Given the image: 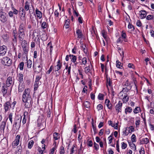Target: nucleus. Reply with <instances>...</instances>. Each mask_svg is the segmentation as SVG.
Masks as SVG:
<instances>
[{
    "label": "nucleus",
    "instance_id": "f257e3e1",
    "mask_svg": "<svg viewBox=\"0 0 154 154\" xmlns=\"http://www.w3.org/2000/svg\"><path fill=\"white\" fill-rule=\"evenodd\" d=\"M22 101L25 103L24 106L26 108H28L32 106L33 101L29 89H26L24 91L22 95Z\"/></svg>",
    "mask_w": 154,
    "mask_h": 154
},
{
    "label": "nucleus",
    "instance_id": "f03ea898",
    "mask_svg": "<svg viewBox=\"0 0 154 154\" xmlns=\"http://www.w3.org/2000/svg\"><path fill=\"white\" fill-rule=\"evenodd\" d=\"M21 119L22 117L20 115H17L16 116L13 126L16 127V129H19L20 128Z\"/></svg>",
    "mask_w": 154,
    "mask_h": 154
},
{
    "label": "nucleus",
    "instance_id": "7ed1b4c3",
    "mask_svg": "<svg viewBox=\"0 0 154 154\" xmlns=\"http://www.w3.org/2000/svg\"><path fill=\"white\" fill-rule=\"evenodd\" d=\"M12 60L8 57H4L2 60V63L5 65L9 66L11 63Z\"/></svg>",
    "mask_w": 154,
    "mask_h": 154
},
{
    "label": "nucleus",
    "instance_id": "20e7f679",
    "mask_svg": "<svg viewBox=\"0 0 154 154\" xmlns=\"http://www.w3.org/2000/svg\"><path fill=\"white\" fill-rule=\"evenodd\" d=\"M7 14L5 12L1 11L0 12V20L3 23L7 20Z\"/></svg>",
    "mask_w": 154,
    "mask_h": 154
},
{
    "label": "nucleus",
    "instance_id": "39448f33",
    "mask_svg": "<svg viewBox=\"0 0 154 154\" xmlns=\"http://www.w3.org/2000/svg\"><path fill=\"white\" fill-rule=\"evenodd\" d=\"M38 127H40L43 129L44 125H45L46 123L45 120L42 118H39L37 121Z\"/></svg>",
    "mask_w": 154,
    "mask_h": 154
},
{
    "label": "nucleus",
    "instance_id": "423d86ee",
    "mask_svg": "<svg viewBox=\"0 0 154 154\" xmlns=\"http://www.w3.org/2000/svg\"><path fill=\"white\" fill-rule=\"evenodd\" d=\"M7 47L5 45L0 47V57L5 54L7 52Z\"/></svg>",
    "mask_w": 154,
    "mask_h": 154
},
{
    "label": "nucleus",
    "instance_id": "0eeeda50",
    "mask_svg": "<svg viewBox=\"0 0 154 154\" xmlns=\"http://www.w3.org/2000/svg\"><path fill=\"white\" fill-rule=\"evenodd\" d=\"M20 136L19 135H17L16 138V140L12 143V146L14 148L18 145L19 143Z\"/></svg>",
    "mask_w": 154,
    "mask_h": 154
},
{
    "label": "nucleus",
    "instance_id": "6e6552de",
    "mask_svg": "<svg viewBox=\"0 0 154 154\" xmlns=\"http://www.w3.org/2000/svg\"><path fill=\"white\" fill-rule=\"evenodd\" d=\"M122 106V103L120 101H119L115 106L116 110L117 111L118 113L121 112V109Z\"/></svg>",
    "mask_w": 154,
    "mask_h": 154
},
{
    "label": "nucleus",
    "instance_id": "1a4fd4ad",
    "mask_svg": "<svg viewBox=\"0 0 154 154\" xmlns=\"http://www.w3.org/2000/svg\"><path fill=\"white\" fill-rule=\"evenodd\" d=\"M93 69L94 70V68L92 65L91 64L88 66H86L85 69V72L86 73H87L88 72L90 73H91V72L92 69Z\"/></svg>",
    "mask_w": 154,
    "mask_h": 154
},
{
    "label": "nucleus",
    "instance_id": "9d476101",
    "mask_svg": "<svg viewBox=\"0 0 154 154\" xmlns=\"http://www.w3.org/2000/svg\"><path fill=\"white\" fill-rule=\"evenodd\" d=\"M122 97L123 103H126L128 101L129 96L127 95V94L124 93V94H122Z\"/></svg>",
    "mask_w": 154,
    "mask_h": 154
},
{
    "label": "nucleus",
    "instance_id": "9b49d317",
    "mask_svg": "<svg viewBox=\"0 0 154 154\" xmlns=\"http://www.w3.org/2000/svg\"><path fill=\"white\" fill-rule=\"evenodd\" d=\"M105 103L108 109H112V105L109 100L106 99L105 100Z\"/></svg>",
    "mask_w": 154,
    "mask_h": 154
},
{
    "label": "nucleus",
    "instance_id": "f8f14e48",
    "mask_svg": "<svg viewBox=\"0 0 154 154\" xmlns=\"http://www.w3.org/2000/svg\"><path fill=\"white\" fill-rule=\"evenodd\" d=\"M25 27V25L23 23H22L20 25L18 33H24V28Z\"/></svg>",
    "mask_w": 154,
    "mask_h": 154
},
{
    "label": "nucleus",
    "instance_id": "ddd939ff",
    "mask_svg": "<svg viewBox=\"0 0 154 154\" xmlns=\"http://www.w3.org/2000/svg\"><path fill=\"white\" fill-rule=\"evenodd\" d=\"M140 17L141 19H143L146 17L147 14L146 11L144 10H142L140 11Z\"/></svg>",
    "mask_w": 154,
    "mask_h": 154
},
{
    "label": "nucleus",
    "instance_id": "4468645a",
    "mask_svg": "<svg viewBox=\"0 0 154 154\" xmlns=\"http://www.w3.org/2000/svg\"><path fill=\"white\" fill-rule=\"evenodd\" d=\"M35 12L36 16L38 18H39V19H41V18H42V13L38 9H36Z\"/></svg>",
    "mask_w": 154,
    "mask_h": 154
},
{
    "label": "nucleus",
    "instance_id": "2eb2a0df",
    "mask_svg": "<svg viewBox=\"0 0 154 154\" xmlns=\"http://www.w3.org/2000/svg\"><path fill=\"white\" fill-rule=\"evenodd\" d=\"M5 112L7 111L9 108L11 107V103L9 101L6 102L4 105Z\"/></svg>",
    "mask_w": 154,
    "mask_h": 154
},
{
    "label": "nucleus",
    "instance_id": "dca6fc26",
    "mask_svg": "<svg viewBox=\"0 0 154 154\" xmlns=\"http://www.w3.org/2000/svg\"><path fill=\"white\" fill-rule=\"evenodd\" d=\"M18 80L20 83H23V74L20 73L18 75Z\"/></svg>",
    "mask_w": 154,
    "mask_h": 154
},
{
    "label": "nucleus",
    "instance_id": "f3484780",
    "mask_svg": "<svg viewBox=\"0 0 154 154\" xmlns=\"http://www.w3.org/2000/svg\"><path fill=\"white\" fill-rule=\"evenodd\" d=\"M24 85L23 83H20L18 87V93L22 92L24 90Z\"/></svg>",
    "mask_w": 154,
    "mask_h": 154
},
{
    "label": "nucleus",
    "instance_id": "a211bd4d",
    "mask_svg": "<svg viewBox=\"0 0 154 154\" xmlns=\"http://www.w3.org/2000/svg\"><path fill=\"white\" fill-rule=\"evenodd\" d=\"M76 33L77 35V38H82L83 35L81 30L77 29L76 31Z\"/></svg>",
    "mask_w": 154,
    "mask_h": 154
},
{
    "label": "nucleus",
    "instance_id": "6ab92c4d",
    "mask_svg": "<svg viewBox=\"0 0 154 154\" xmlns=\"http://www.w3.org/2000/svg\"><path fill=\"white\" fill-rule=\"evenodd\" d=\"M108 123L109 125H111L112 127H114L116 129H118V124L116 123H115L114 124L112 123V122L111 120L109 121L108 122Z\"/></svg>",
    "mask_w": 154,
    "mask_h": 154
},
{
    "label": "nucleus",
    "instance_id": "aec40b11",
    "mask_svg": "<svg viewBox=\"0 0 154 154\" xmlns=\"http://www.w3.org/2000/svg\"><path fill=\"white\" fill-rule=\"evenodd\" d=\"M57 63V64L55 66V71L59 70L61 69L62 66V64L60 63V60H58Z\"/></svg>",
    "mask_w": 154,
    "mask_h": 154
},
{
    "label": "nucleus",
    "instance_id": "412c9836",
    "mask_svg": "<svg viewBox=\"0 0 154 154\" xmlns=\"http://www.w3.org/2000/svg\"><path fill=\"white\" fill-rule=\"evenodd\" d=\"M149 141L147 138H143L140 140V143L141 144H147L149 143Z\"/></svg>",
    "mask_w": 154,
    "mask_h": 154
},
{
    "label": "nucleus",
    "instance_id": "4be33fe9",
    "mask_svg": "<svg viewBox=\"0 0 154 154\" xmlns=\"http://www.w3.org/2000/svg\"><path fill=\"white\" fill-rule=\"evenodd\" d=\"M12 83V78L11 77H9L7 79L6 84L7 86L9 87Z\"/></svg>",
    "mask_w": 154,
    "mask_h": 154
},
{
    "label": "nucleus",
    "instance_id": "5701e85b",
    "mask_svg": "<svg viewBox=\"0 0 154 154\" xmlns=\"http://www.w3.org/2000/svg\"><path fill=\"white\" fill-rule=\"evenodd\" d=\"M18 35L19 40L20 41H23L25 36L24 33H18Z\"/></svg>",
    "mask_w": 154,
    "mask_h": 154
},
{
    "label": "nucleus",
    "instance_id": "b1692460",
    "mask_svg": "<svg viewBox=\"0 0 154 154\" xmlns=\"http://www.w3.org/2000/svg\"><path fill=\"white\" fill-rule=\"evenodd\" d=\"M69 57L71 59V61L73 63H75L77 60V57L73 55L69 54Z\"/></svg>",
    "mask_w": 154,
    "mask_h": 154
},
{
    "label": "nucleus",
    "instance_id": "393cba45",
    "mask_svg": "<svg viewBox=\"0 0 154 154\" xmlns=\"http://www.w3.org/2000/svg\"><path fill=\"white\" fill-rule=\"evenodd\" d=\"M132 109L131 107L128 106L125 109V113L126 114H127L128 112L130 113L132 112Z\"/></svg>",
    "mask_w": 154,
    "mask_h": 154
},
{
    "label": "nucleus",
    "instance_id": "a878e982",
    "mask_svg": "<svg viewBox=\"0 0 154 154\" xmlns=\"http://www.w3.org/2000/svg\"><path fill=\"white\" fill-rule=\"evenodd\" d=\"M6 124V122L5 121L2 122L1 123V125L0 127V129L1 130L4 131V129Z\"/></svg>",
    "mask_w": 154,
    "mask_h": 154
},
{
    "label": "nucleus",
    "instance_id": "bb28decb",
    "mask_svg": "<svg viewBox=\"0 0 154 154\" xmlns=\"http://www.w3.org/2000/svg\"><path fill=\"white\" fill-rule=\"evenodd\" d=\"M131 89V87H130L129 88H128L127 87L126 88H123L122 91L120 92L119 94H121L122 92L124 93H125V94H126V93L129 91V90Z\"/></svg>",
    "mask_w": 154,
    "mask_h": 154
},
{
    "label": "nucleus",
    "instance_id": "cd10ccee",
    "mask_svg": "<svg viewBox=\"0 0 154 154\" xmlns=\"http://www.w3.org/2000/svg\"><path fill=\"white\" fill-rule=\"evenodd\" d=\"M42 66L39 65L37 66V67L35 68L34 69L35 71V72H39L41 71L42 69Z\"/></svg>",
    "mask_w": 154,
    "mask_h": 154
},
{
    "label": "nucleus",
    "instance_id": "c85d7f7f",
    "mask_svg": "<svg viewBox=\"0 0 154 154\" xmlns=\"http://www.w3.org/2000/svg\"><path fill=\"white\" fill-rule=\"evenodd\" d=\"M136 120L135 122V125L136 127L137 128L138 127V126L140 124V118L139 117H136Z\"/></svg>",
    "mask_w": 154,
    "mask_h": 154
},
{
    "label": "nucleus",
    "instance_id": "c756f323",
    "mask_svg": "<svg viewBox=\"0 0 154 154\" xmlns=\"http://www.w3.org/2000/svg\"><path fill=\"white\" fill-rule=\"evenodd\" d=\"M128 144L131 147H132V149L135 150L136 149V146L132 142H129L128 141Z\"/></svg>",
    "mask_w": 154,
    "mask_h": 154
},
{
    "label": "nucleus",
    "instance_id": "7c9ffc66",
    "mask_svg": "<svg viewBox=\"0 0 154 154\" xmlns=\"http://www.w3.org/2000/svg\"><path fill=\"white\" fill-rule=\"evenodd\" d=\"M141 110L139 107H136L134 110V114H137L139 112H141Z\"/></svg>",
    "mask_w": 154,
    "mask_h": 154
},
{
    "label": "nucleus",
    "instance_id": "2f4dec72",
    "mask_svg": "<svg viewBox=\"0 0 154 154\" xmlns=\"http://www.w3.org/2000/svg\"><path fill=\"white\" fill-rule=\"evenodd\" d=\"M34 143V142L33 140H31L29 141L28 146V148L30 149H31L33 146Z\"/></svg>",
    "mask_w": 154,
    "mask_h": 154
},
{
    "label": "nucleus",
    "instance_id": "473e14b6",
    "mask_svg": "<svg viewBox=\"0 0 154 154\" xmlns=\"http://www.w3.org/2000/svg\"><path fill=\"white\" fill-rule=\"evenodd\" d=\"M116 66L117 67L120 69H122V64L118 60H117L116 61Z\"/></svg>",
    "mask_w": 154,
    "mask_h": 154
},
{
    "label": "nucleus",
    "instance_id": "72a5a7b5",
    "mask_svg": "<svg viewBox=\"0 0 154 154\" xmlns=\"http://www.w3.org/2000/svg\"><path fill=\"white\" fill-rule=\"evenodd\" d=\"M21 45L22 48L28 46L27 42L25 40L22 41Z\"/></svg>",
    "mask_w": 154,
    "mask_h": 154
},
{
    "label": "nucleus",
    "instance_id": "f704fd0d",
    "mask_svg": "<svg viewBox=\"0 0 154 154\" xmlns=\"http://www.w3.org/2000/svg\"><path fill=\"white\" fill-rule=\"evenodd\" d=\"M54 138L55 140H57L60 138V137L58 135V133L57 132H55L53 134Z\"/></svg>",
    "mask_w": 154,
    "mask_h": 154
},
{
    "label": "nucleus",
    "instance_id": "c9c22d12",
    "mask_svg": "<svg viewBox=\"0 0 154 154\" xmlns=\"http://www.w3.org/2000/svg\"><path fill=\"white\" fill-rule=\"evenodd\" d=\"M22 48H23L24 54H25V56H26V55L28 51L29 46Z\"/></svg>",
    "mask_w": 154,
    "mask_h": 154
},
{
    "label": "nucleus",
    "instance_id": "e433bc0d",
    "mask_svg": "<svg viewBox=\"0 0 154 154\" xmlns=\"http://www.w3.org/2000/svg\"><path fill=\"white\" fill-rule=\"evenodd\" d=\"M128 128V133H131L132 132H133L134 131V128L133 127V126H131L129 127H127V128ZM127 128L126 129H127Z\"/></svg>",
    "mask_w": 154,
    "mask_h": 154
},
{
    "label": "nucleus",
    "instance_id": "4c0bfd02",
    "mask_svg": "<svg viewBox=\"0 0 154 154\" xmlns=\"http://www.w3.org/2000/svg\"><path fill=\"white\" fill-rule=\"evenodd\" d=\"M84 106L86 108H89L90 106V102L88 101H86L83 103Z\"/></svg>",
    "mask_w": 154,
    "mask_h": 154
},
{
    "label": "nucleus",
    "instance_id": "58836bf2",
    "mask_svg": "<svg viewBox=\"0 0 154 154\" xmlns=\"http://www.w3.org/2000/svg\"><path fill=\"white\" fill-rule=\"evenodd\" d=\"M29 5L28 1L26 2L24 9L26 11H28L29 9Z\"/></svg>",
    "mask_w": 154,
    "mask_h": 154
},
{
    "label": "nucleus",
    "instance_id": "ea45409f",
    "mask_svg": "<svg viewBox=\"0 0 154 154\" xmlns=\"http://www.w3.org/2000/svg\"><path fill=\"white\" fill-rule=\"evenodd\" d=\"M48 24L46 23L45 22H43L41 25V27L43 29L47 28L48 27Z\"/></svg>",
    "mask_w": 154,
    "mask_h": 154
},
{
    "label": "nucleus",
    "instance_id": "a19ab883",
    "mask_svg": "<svg viewBox=\"0 0 154 154\" xmlns=\"http://www.w3.org/2000/svg\"><path fill=\"white\" fill-rule=\"evenodd\" d=\"M59 152L60 154H64L65 153V151L64 148L63 146H61L60 147Z\"/></svg>",
    "mask_w": 154,
    "mask_h": 154
},
{
    "label": "nucleus",
    "instance_id": "79ce46f5",
    "mask_svg": "<svg viewBox=\"0 0 154 154\" xmlns=\"http://www.w3.org/2000/svg\"><path fill=\"white\" fill-rule=\"evenodd\" d=\"M32 62L31 60H29L27 62V67L29 68H30L32 66Z\"/></svg>",
    "mask_w": 154,
    "mask_h": 154
},
{
    "label": "nucleus",
    "instance_id": "37998d69",
    "mask_svg": "<svg viewBox=\"0 0 154 154\" xmlns=\"http://www.w3.org/2000/svg\"><path fill=\"white\" fill-rule=\"evenodd\" d=\"M70 154H76V152L75 151V146L73 145L70 150Z\"/></svg>",
    "mask_w": 154,
    "mask_h": 154
},
{
    "label": "nucleus",
    "instance_id": "c03bdc74",
    "mask_svg": "<svg viewBox=\"0 0 154 154\" xmlns=\"http://www.w3.org/2000/svg\"><path fill=\"white\" fill-rule=\"evenodd\" d=\"M24 65V63L23 62H22L20 63L19 66V67L20 69L22 70L23 69V67Z\"/></svg>",
    "mask_w": 154,
    "mask_h": 154
},
{
    "label": "nucleus",
    "instance_id": "a18cd8bd",
    "mask_svg": "<svg viewBox=\"0 0 154 154\" xmlns=\"http://www.w3.org/2000/svg\"><path fill=\"white\" fill-rule=\"evenodd\" d=\"M153 16L151 15H149L146 17V19L148 20H150L153 19Z\"/></svg>",
    "mask_w": 154,
    "mask_h": 154
},
{
    "label": "nucleus",
    "instance_id": "49530a36",
    "mask_svg": "<svg viewBox=\"0 0 154 154\" xmlns=\"http://www.w3.org/2000/svg\"><path fill=\"white\" fill-rule=\"evenodd\" d=\"M87 63V59L85 57H84L82 60V63L84 65H85Z\"/></svg>",
    "mask_w": 154,
    "mask_h": 154
},
{
    "label": "nucleus",
    "instance_id": "de8ad7c7",
    "mask_svg": "<svg viewBox=\"0 0 154 154\" xmlns=\"http://www.w3.org/2000/svg\"><path fill=\"white\" fill-rule=\"evenodd\" d=\"M40 82H35L34 85V89L35 90H37V88L38 87L39 85H40V84H39Z\"/></svg>",
    "mask_w": 154,
    "mask_h": 154
},
{
    "label": "nucleus",
    "instance_id": "09e8293b",
    "mask_svg": "<svg viewBox=\"0 0 154 154\" xmlns=\"http://www.w3.org/2000/svg\"><path fill=\"white\" fill-rule=\"evenodd\" d=\"M131 139L132 142H135L136 141V136L134 134H133L132 135Z\"/></svg>",
    "mask_w": 154,
    "mask_h": 154
},
{
    "label": "nucleus",
    "instance_id": "8fccbe9b",
    "mask_svg": "<svg viewBox=\"0 0 154 154\" xmlns=\"http://www.w3.org/2000/svg\"><path fill=\"white\" fill-rule=\"evenodd\" d=\"M21 148V146H18L17 147V149H18V152H17L14 154H20L22 151Z\"/></svg>",
    "mask_w": 154,
    "mask_h": 154
},
{
    "label": "nucleus",
    "instance_id": "3c124183",
    "mask_svg": "<svg viewBox=\"0 0 154 154\" xmlns=\"http://www.w3.org/2000/svg\"><path fill=\"white\" fill-rule=\"evenodd\" d=\"M12 116H13L12 114V113H10L9 114V116H8V118H9V120H10V121L11 122V124H12V122H13Z\"/></svg>",
    "mask_w": 154,
    "mask_h": 154
},
{
    "label": "nucleus",
    "instance_id": "603ef678",
    "mask_svg": "<svg viewBox=\"0 0 154 154\" xmlns=\"http://www.w3.org/2000/svg\"><path fill=\"white\" fill-rule=\"evenodd\" d=\"M7 88L5 87L4 88V87L2 89V92L3 93V95L4 96L5 94H6L7 92Z\"/></svg>",
    "mask_w": 154,
    "mask_h": 154
},
{
    "label": "nucleus",
    "instance_id": "864d4df0",
    "mask_svg": "<svg viewBox=\"0 0 154 154\" xmlns=\"http://www.w3.org/2000/svg\"><path fill=\"white\" fill-rule=\"evenodd\" d=\"M103 95L101 94H99L98 95V98L100 100H102L103 99Z\"/></svg>",
    "mask_w": 154,
    "mask_h": 154
},
{
    "label": "nucleus",
    "instance_id": "5fc2aeb1",
    "mask_svg": "<svg viewBox=\"0 0 154 154\" xmlns=\"http://www.w3.org/2000/svg\"><path fill=\"white\" fill-rule=\"evenodd\" d=\"M121 147L122 149H125L127 147V144L124 142H122L121 143Z\"/></svg>",
    "mask_w": 154,
    "mask_h": 154
},
{
    "label": "nucleus",
    "instance_id": "6e6d98bb",
    "mask_svg": "<svg viewBox=\"0 0 154 154\" xmlns=\"http://www.w3.org/2000/svg\"><path fill=\"white\" fill-rule=\"evenodd\" d=\"M97 108L98 111H99L100 109H103V106L101 104H98L97 107Z\"/></svg>",
    "mask_w": 154,
    "mask_h": 154
},
{
    "label": "nucleus",
    "instance_id": "4d7b16f0",
    "mask_svg": "<svg viewBox=\"0 0 154 154\" xmlns=\"http://www.w3.org/2000/svg\"><path fill=\"white\" fill-rule=\"evenodd\" d=\"M53 68V67L51 66L50 68L47 71L46 73L47 74H49L52 71V69Z\"/></svg>",
    "mask_w": 154,
    "mask_h": 154
},
{
    "label": "nucleus",
    "instance_id": "13d9d810",
    "mask_svg": "<svg viewBox=\"0 0 154 154\" xmlns=\"http://www.w3.org/2000/svg\"><path fill=\"white\" fill-rule=\"evenodd\" d=\"M94 147L95 149L97 150L99 149V146L98 144L94 142Z\"/></svg>",
    "mask_w": 154,
    "mask_h": 154
},
{
    "label": "nucleus",
    "instance_id": "bf43d9fd",
    "mask_svg": "<svg viewBox=\"0 0 154 154\" xmlns=\"http://www.w3.org/2000/svg\"><path fill=\"white\" fill-rule=\"evenodd\" d=\"M85 46H84L83 44H82V46H81V48L82 50H83L85 53H86L87 52V51L85 49Z\"/></svg>",
    "mask_w": 154,
    "mask_h": 154
},
{
    "label": "nucleus",
    "instance_id": "052dcab7",
    "mask_svg": "<svg viewBox=\"0 0 154 154\" xmlns=\"http://www.w3.org/2000/svg\"><path fill=\"white\" fill-rule=\"evenodd\" d=\"M139 152L140 154H144L145 151L143 147H141V148L140 149L139 151Z\"/></svg>",
    "mask_w": 154,
    "mask_h": 154
},
{
    "label": "nucleus",
    "instance_id": "680f3d73",
    "mask_svg": "<svg viewBox=\"0 0 154 154\" xmlns=\"http://www.w3.org/2000/svg\"><path fill=\"white\" fill-rule=\"evenodd\" d=\"M12 9L13 11H12L13 13L14 14H17L18 12V11L16 9L14 8L13 7H12Z\"/></svg>",
    "mask_w": 154,
    "mask_h": 154
},
{
    "label": "nucleus",
    "instance_id": "e2e57ef3",
    "mask_svg": "<svg viewBox=\"0 0 154 154\" xmlns=\"http://www.w3.org/2000/svg\"><path fill=\"white\" fill-rule=\"evenodd\" d=\"M128 28L129 29H132L133 28V30H134V26L132 25L130 23H129L128 25Z\"/></svg>",
    "mask_w": 154,
    "mask_h": 154
},
{
    "label": "nucleus",
    "instance_id": "0e129e2a",
    "mask_svg": "<svg viewBox=\"0 0 154 154\" xmlns=\"http://www.w3.org/2000/svg\"><path fill=\"white\" fill-rule=\"evenodd\" d=\"M13 41L14 42H17V35H13Z\"/></svg>",
    "mask_w": 154,
    "mask_h": 154
},
{
    "label": "nucleus",
    "instance_id": "69168bd1",
    "mask_svg": "<svg viewBox=\"0 0 154 154\" xmlns=\"http://www.w3.org/2000/svg\"><path fill=\"white\" fill-rule=\"evenodd\" d=\"M136 24L139 27H140L142 26L141 22L139 20H138L137 21Z\"/></svg>",
    "mask_w": 154,
    "mask_h": 154
},
{
    "label": "nucleus",
    "instance_id": "338daca9",
    "mask_svg": "<svg viewBox=\"0 0 154 154\" xmlns=\"http://www.w3.org/2000/svg\"><path fill=\"white\" fill-rule=\"evenodd\" d=\"M41 78V76H40L39 75L37 76L35 82H39V80Z\"/></svg>",
    "mask_w": 154,
    "mask_h": 154
},
{
    "label": "nucleus",
    "instance_id": "774afa93",
    "mask_svg": "<svg viewBox=\"0 0 154 154\" xmlns=\"http://www.w3.org/2000/svg\"><path fill=\"white\" fill-rule=\"evenodd\" d=\"M122 36L123 38H125L126 37V35L125 32H124L123 31L122 32Z\"/></svg>",
    "mask_w": 154,
    "mask_h": 154
}]
</instances>
